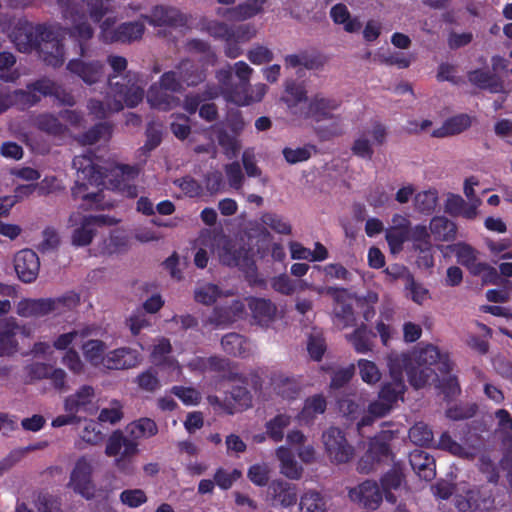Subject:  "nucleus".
<instances>
[{
    "instance_id": "nucleus-14",
    "label": "nucleus",
    "mask_w": 512,
    "mask_h": 512,
    "mask_svg": "<svg viewBox=\"0 0 512 512\" xmlns=\"http://www.w3.org/2000/svg\"><path fill=\"white\" fill-rule=\"evenodd\" d=\"M52 34L50 27L34 26L25 20H19L10 37L20 52H29L39 47L44 38H49Z\"/></svg>"
},
{
    "instance_id": "nucleus-40",
    "label": "nucleus",
    "mask_w": 512,
    "mask_h": 512,
    "mask_svg": "<svg viewBox=\"0 0 512 512\" xmlns=\"http://www.w3.org/2000/svg\"><path fill=\"white\" fill-rule=\"evenodd\" d=\"M292 416L286 413H279L265 424L266 435L274 442H281L285 435V430L290 426Z\"/></svg>"
},
{
    "instance_id": "nucleus-34",
    "label": "nucleus",
    "mask_w": 512,
    "mask_h": 512,
    "mask_svg": "<svg viewBox=\"0 0 512 512\" xmlns=\"http://www.w3.org/2000/svg\"><path fill=\"white\" fill-rule=\"evenodd\" d=\"M410 464L414 472L425 481L435 477V463L426 452L415 450L410 454Z\"/></svg>"
},
{
    "instance_id": "nucleus-25",
    "label": "nucleus",
    "mask_w": 512,
    "mask_h": 512,
    "mask_svg": "<svg viewBox=\"0 0 512 512\" xmlns=\"http://www.w3.org/2000/svg\"><path fill=\"white\" fill-rule=\"evenodd\" d=\"M349 497L354 502L362 503L365 507L375 509L382 500V492L372 481H365L349 491Z\"/></svg>"
},
{
    "instance_id": "nucleus-4",
    "label": "nucleus",
    "mask_w": 512,
    "mask_h": 512,
    "mask_svg": "<svg viewBox=\"0 0 512 512\" xmlns=\"http://www.w3.org/2000/svg\"><path fill=\"white\" fill-rule=\"evenodd\" d=\"M399 356L407 358L406 364L400 366L401 377H403V370H405L411 385L415 388H421L433 379L435 371L431 366H436L441 373H448L451 369L448 355L441 353L439 349L433 345H427L419 349L412 356L407 354H392L389 357V363L392 358Z\"/></svg>"
},
{
    "instance_id": "nucleus-19",
    "label": "nucleus",
    "mask_w": 512,
    "mask_h": 512,
    "mask_svg": "<svg viewBox=\"0 0 512 512\" xmlns=\"http://www.w3.org/2000/svg\"><path fill=\"white\" fill-rule=\"evenodd\" d=\"M340 102L323 94L311 97L305 109H301V118L320 122L334 118V112L339 108Z\"/></svg>"
},
{
    "instance_id": "nucleus-2",
    "label": "nucleus",
    "mask_w": 512,
    "mask_h": 512,
    "mask_svg": "<svg viewBox=\"0 0 512 512\" xmlns=\"http://www.w3.org/2000/svg\"><path fill=\"white\" fill-rule=\"evenodd\" d=\"M108 63L113 69V74L109 76V92L105 102L92 99L88 104L90 113L98 119L122 110L124 105L133 108L143 100L144 96V84L137 73L129 71L121 78V82L114 81L127 68V60L124 57L109 56Z\"/></svg>"
},
{
    "instance_id": "nucleus-35",
    "label": "nucleus",
    "mask_w": 512,
    "mask_h": 512,
    "mask_svg": "<svg viewBox=\"0 0 512 512\" xmlns=\"http://www.w3.org/2000/svg\"><path fill=\"white\" fill-rule=\"evenodd\" d=\"M471 126V118L467 114H459L447 119L440 128L433 130L432 136L445 138L459 134Z\"/></svg>"
},
{
    "instance_id": "nucleus-13",
    "label": "nucleus",
    "mask_w": 512,
    "mask_h": 512,
    "mask_svg": "<svg viewBox=\"0 0 512 512\" xmlns=\"http://www.w3.org/2000/svg\"><path fill=\"white\" fill-rule=\"evenodd\" d=\"M460 264L465 266L475 276H482L484 281L493 282L497 279V270L486 262L479 259V251L471 245L460 242L449 246Z\"/></svg>"
},
{
    "instance_id": "nucleus-32",
    "label": "nucleus",
    "mask_w": 512,
    "mask_h": 512,
    "mask_svg": "<svg viewBox=\"0 0 512 512\" xmlns=\"http://www.w3.org/2000/svg\"><path fill=\"white\" fill-rule=\"evenodd\" d=\"M15 321L0 320V356H11L18 350Z\"/></svg>"
},
{
    "instance_id": "nucleus-10",
    "label": "nucleus",
    "mask_w": 512,
    "mask_h": 512,
    "mask_svg": "<svg viewBox=\"0 0 512 512\" xmlns=\"http://www.w3.org/2000/svg\"><path fill=\"white\" fill-rule=\"evenodd\" d=\"M217 80L220 85V91L226 101L238 106H247L255 102H260L267 93V86L263 83H257L248 87L245 84H232V69L230 66L217 72Z\"/></svg>"
},
{
    "instance_id": "nucleus-53",
    "label": "nucleus",
    "mask_w": 512,
    "mask_h": 512,
    "mask_svg": "<svg viewBox=\"0 0 512 512\" xmlns=\"http://www.w3.org/2000/svg\"><path fill=\"white\" fill-rule=\"evenodd\" d=\"M243 311L244 305L239 301H234L229 311L222 312V310L216 309L210 318V322L216 326L225 325L241 317Z\"/></svg>"
},
{
    "instance_id": "nucleus-22",
    "label": "nucleus",
    "mask_w": 512,
    "mask_h": 512,
    "mask_svg": "<svg viewBox=\"0 0 512 512\" xmlns=\"http://www.w3.org/2000/svg\"><path fill=\"white\" fill-rule=\"evenodd\" d=\"M67 69L87 85L97 83L103 77V65L99 61L72 59L68 62Z\"/></svg>"
},
{
    "instance_id": "nucleus-28",
    "label": "nucleus",
    "mask_w": 512,
    "mask_h": 512,
    "mask_svg": "<svg viewBox=\"0 0 512 512\" xmlns=\"http://www.w3.org/2000/svg\"><path fill=\"white\" fill-rule=\"evenodd\" d=\"M276 458L280 462V472L287 478L298 480L303 473L302 466L296 461L293 451L286 445L275 450Z\"/></svg>"
},
{
    "instance_id": "nucleus-54",
    "label": "nucleus",
    "mask_w": 512,
    "mask_h": 512,
    "mask_svg": "<svg viewBox=\"0 0 512 512\" xmlns=\"http://www.w3.org/2000/svg\"><path fill=\"white\" fill-rule=\"evenodd\" d=\"M359 375L363 382L368 385H375L381 379V372L378 366L367 359H360L357 363Z\"/></svg>"
},
{
    "instance_id": "nucleus-42",
    "label": "nucleus",
    "mask_w": 512,
    "mask_h": 512,
    "mask_svg": "<svg viewBox=\"0 0 512 512\" xmlns=\"http://www.w3.org/2000/svg\"><path fill=\"white\" fill-rule=\"evenodd\" d=\"M403 481V473L400 468L395 467L387 472L381 479V486L385 498L391 503L396 502L395 492L400 489Z\"/></svg>"
},
{
    "instance_id": "nucleus-43",
    "label": "nucleus",
    "mask_w": 512,
    "mask_h": 512,
    "mask_svg": "<svg viewBox=\"0 0 512 512\" xmlns=\"http://www.w3.org/2000/svg\"><path fill=\"white\" fill-rule=\"evenodd\" d=\"M271 385L276 394L286 399L294 398L300 389L294 379L280 373L274 374L271 377Z\"/></svg>"
},
{
    "instance_id": "nucleus-30",
    "label": "nucleus",
    "mask_w": 512,
    "mask_h": 512,
    "mask_svg": "<svg viewBox=\"0 0 512 512\" xmlns=\"http://www.w3.org/2000/svg\"><path fill=\"white\" fill-rule=\"evenodd\" d=\"M174 71L176 72V78L181 82V87L183 84L188 86L196 85L205 78L203 65L200 66L191 60L180 62Z\"/></svg>"
},
{
    "instance_id": "nucleus-58",
    "label": "nucleus",
    "mask_w": 512,
    "mask_h": 512,
    "mask_svg": "<svg viewBox=\"0 0 512 512\" xmlns=\"http://www.w3.org/2000/svg\"><path fill=\"white\" fill-rule=\"evenodd\" d=\"M261 222L279 234H290V224L280 215L267 212L261 216Z\"/></svg>"
},
{
    "instance_id": "nucleus-5",
    "label": "nucleus",
    "mask_w": 512,
    "mask_h": 512,
    "mask_svg": "<svg viewBox=\"0 0 512 512\" xmlns=\"http://www.w3.org/2000/svg\"><path fill=\"white\" fill-rule=\"evenodd\" d=\"M35 92L41 95L54 96L64 105L72 106L74 98L70 93H67L59 85L49 79H41L31 86H28L27 91L19 90L13 93L0 90V113L7 110L13 105L19 106L21 109L32 106L39 101V97Z\"/></svg>"
},
{
    "instance_id": "nucleus-33",
    "label": "nucleus",
    "mask_w": 512,
    "mask_h": 512,
    "mask_svg": "<svg viewBox=\"0 0 512 512\" xmlns=\"http://www.w3.org/2000/svg\"><path fill=\"white\" fill-rule=\"evenodd\" d=\"M330 17L337 25H342L348 33L359 32L362 24L358 17H353L348 7L343 3L335 4L330 9Z\"/></svg>"
},
{
    "instance_id": "nucleus-60",
    "label": "nucleus",
    "mask_w": 512,
    "mask_h": 512,
    "mask_svg": "<svg viewBox=\"0 0 512 512\" xmlns=\"http://www.w3.org/2000/svg\"><path fill=\"white\" fill-rule=\"evenodd\" d=\"M128 249V239L121 233L112 234L109 239L104 241V246L101 249L102 253L113 254L125 251Z\"/></svg>"
},
{
    "instance_id": "nucleus-9",
    "label": "nucleus",
    "mask_w": 512,
    "mask_h": 512,
    "mask_svg": "<svg viewBox=\"0 0 512 512\" xmlns=\"http://www.w3.org/2000/svg\"><path fill=\"white\" fill-rule=\"evenodd\" d=\"M80 303L79 295L69 292L59 298H24L16 304V313L23 318H40L48 314H61Z\"/></svg>"
},
{
    "instance_id": "nucleus-61",
    "label": "nucleus",
    "mask_w": 512,
    "mask_h": 512,
    "mask_svg": "<svg viewBox=\"0 0 512 512\" xmlns=\"http://www.w3.org/2000/svg\"><path fill=\"white\" fill-rule=\"evenodd\" d=\"M122 416V405L119 401L113 400L109 407L101 409L98 420L102 423L115 424L121 420Z\"/></svg>"
},
{
    "instance_id": "nucleus-29",
    "label": "nucleus",
    "mask_w": 512,
    "mask_h": 512,
    "mask_svg": "<svg viewBox=\"0 0 512 512\" xmlns=\"http://www.w3.org/2000/svg\"><path fill=\"white\" fill-rule=\"evenodd\" d=\"M274 505L283 508L293 506L297 502V487L285 481H274L269 486Z\"/></svg>"
},
{
    "instance_id": "nucleus-63",
    "label": "nucleus",
    "mask_w": 512,
    "mask_h": 512,
    "mask_svg": "<svg viewBox=\"0 0 512 512\" xmlns=\"http://www.w3.org/2000/svg\"><path fill=\"white\" fill-rule=\"evenodd\" d=\"M408 239L409 231H400L396 229L386 230V240L388 242L390 251L393 254L399 253L403 248L404 242Z\"/></svg>"
},
{
    "instance_id": "nucleus-47",
    "label": "nucleus",
    "mask_w": 512,
    "mask_h": 512,
    "mask_svg": "<svg viewBox=\"0 0 512 512\" xmlns=\"http://www.w3.org/2000/svg\"><path fill=\"white\" fill-rule=\"evenodd\" d=\"M301 512H328L327 500L318 492L309 490L300 497Z\"/></svg>"
},
{
    "instance_id": "nucleus-45",
    "label": "nucleus",
    "mask_w": 512,
    "mask_h": 512,
    "mask_svg": "<svg viewBox=\"0 0 512 512\" xmlns=\"http://www.w3.org/2000/svg\"><path fill=\"white\" fill-rule=\"evenodd\" d=\"M126 432L132 440L136 441L142 438H149L157 434L156 423L150 418H141L126 427Z\"/></svg>"
},
{
    "instance_id": "nucleus-1",
    "label": "nucleus",
    "mask_w": 512,
    "mask_h": 512,
    "mask_svg": "<svg viewBox=\"0 0 512 512\" xmlns=\"http://www.w3.org/2000/svg\"><path fill=\"white\" fill-rule=\"evenodd\" d=\"M73 166L77 175L72 195L74 199L83 200V206L87 209H105L110 206L103 202L101 186L115 189L130 198L138 195L137 186L134 184L139 175L137 166L115 164L101 167L86 155L76 156Z\"/></svg>"
},
{
    "instance_id": "nucleus-55",
    "label": "nucleus",
    "mask_w": 512,
    "mask_h": 512,
    "mask_svg": "<svg viewBox=\"0 0 512 512\" xmlns=\"http://www.w3.org/2000/svg\"><path fill=\"white\" fill-rule=\"evenodd\" d=\"M430 233L424 225H416L411 230L409 229V239L414 243L415 249L420 252H427L431 248Z\"/></svg>"
},
{
    "instance_id": "nucleus-51",
    "label": "nucleus",
    "mask_w": 512,
    "mask_h": 512,
    "mask_svg": "<svg viewBox=\"0 0 512 512\" xmlns=\"http://www.w3.org/2000/svg\"><path fill=\"white\" fill-rule=\"evenodd\" d=\"M226 295L218 286L211 283L199 284L194 291L195 300L204 305H211Z\"/></svg>"
},
{
    "instance_id": "nucleus-16",
    "label": "nucleus",
    "mask_w": 512,
    "mask_h": 512,
    "mask_svg": "<svg viewBox=\"0 0 512 512\" xmlns=\"http://www.w3.org/2000/svg\"><path fill=\"white\" fill-rule=\"evenodd\" d=\"M387 139L386 127L375 122L365 128L354 140L351 151L354 155L371 160L374 155V147L382 146Z\"/></svg>"
},
{
    "instance_id": "nucleus-37",
    "label": "nucleus",
    "mask_w": 512,
    "mask_h": 512,
    "mask_svg": "<svg viewBox=\"0 0 512 512\" xmlns=\"http://www.w3.org/2000/svg\"><path fill=\"white\" fill-rule=\"evenodd\" d=\"M146 19L154 26H176L183 22L182 15L177 9L164 6L155 7Z\"/></svg>"
},
{
    "instance_id": "nucleus-56",
    "label": "nucleus",
    "mask_w": 512,
    "mask_h": 512,
    "mask_svg": "<svg viewBox=\"0 0 512 512\" xmlns=\"http://www.w3.org/2000/svg\"><path fill=\"white\" fill-rule=\"evenodd\" d=\"M410 440L418 446H428L433 442L432 430L423 422L416 423L409 431Z\"/></svg>"
},
{
    "instance_id": "nucleus-36",
    "label": "nucleus",
    "mask_w": 512,
    "mask_h": 512,
    "mask_svg": "<svg viewBox=\"0 0 512 512\" xmlns=\"http://www.w3.org/2000/svg\"><path fill=\"white\" fill-rule=\"evenodd\" d=\"M285 93L283 100L289 111L293 115L301 118V109H305L308 104L305 89L300 85L291 83L287 84Z\"/></svg>"
},
{
    "instance_id": "nucleus-7",
    "label": "nucleus",
    "mask_w": 512,
    "mask_h": 512,
    "mask_svg": "<svg viewBox=\"0 0 512 512\" xmlns=\"http://www.w3.org/2000/svg\"><path fill=\"white\" fill-rule=\"evenodd\" d=\"M202 243L214 246L215 256L223 265L236 266L242 270H250L253 266L248 251L220 232L202 231Z\"/></svg>"
},
{
    "instance_id": "nucleus-62",
    "label": "nucleus",
    "mask_w": 512,
    "mask_h": 512,
    "mask_svg": "<svg viewBox=\"0 0 512 512\" xmlns=\"http://www.w3.org/2000/svg\"><path fill=\"white\" fill-rule=\"evenodd\" d=\"M405 288L409 292V297L412 301L419 305L423 304L428 299V290L423 285L415 282L411 276L406 278Z\"/></svg>"
},
{
    "instance_id": "nucleus-11",
    "label": "nucleus",
    "mask_w": 512,
    "mask_h": 512,
    "mask_svg": "<svg viewBox=\"0 0 512 512\" xmlns=\"http://www.w3.org/2000/svg\"><path fill=\"white\" fill-rule=\"evenodd\" d=\"M181 90V82L176 78L175 71L164 73L159 82L151 85L147 92V102L159 110H170L178 104L174 92Z\"/></svg>"
},
{
    "instance_id": "nucleus-21",
    "label": "nucleus",
    "mask_w": 512,
    "mask_h": 512,
    "mask_svg": "<svg viewBox=\"0 0 512 512\" xmlns=\"http://www.w3.org/2000/svg\"><path fill=\"white\" fill-rule=\"evenodd\" d=\"M13 263L14 270L21 281L31 283L37 278L40 269V261L33 250H20L15 254Z\"/></svg>"
},
{
    "instance_id": "nucleus-50",
    "label": "nucleus",
    "mask_w": 512,
    "mask_h": 512,
    "mask_svg": "<svg viewBox=\"0 0 512 512\" xmlns=\"http://www.w3.org/2000/svg\"><path fill=\"white\" fill-rule=\"evenodd\" d=\"M34 123L41 131L54 136L64 135L67 130L66 125L52 114H41L35 118Z\"/></svg>"
},
{
    "instance_id": "nucleus-41",
    "label": "nucleus",
    "mask_w": 512,
    "mask_h": 512,
    "mask_svg": "<svg viewBox=\"0 0 512 512\" xmlns=\"http://www.w3.org/2000/svg\"><path fill=\"white\" fill-rule=\"evenodd\" d=\"M326 410V399L323 395H313L305 400L304 406L299 413V420L304 423H310L314 418L323 414Z\"/></svg>"
},
{
    "instance_id": "nucleus-15",
    "label": "nucleus",
    "mask_w": 512,
    "mask_h": 512,
    "mask_svg": "<svg viewBox=\"0 0 512 512\" xmlns=\"http://www.w3.org/2000/svg\"><path fill=\"white\" fill-rule=\"evenodd\" d=\"M71 226L80 224L72 233V244L76 247L87 246L95 235V227L98 225H112L116 220L106 216H82L79 212L72 213L69 217Z\"/></svg>"
},
{
    "instance_id": "nucleus-64",
    "label": "nucleus",
    "mask_w": 512,
    "mask_h": 512,
    "mask_svg": "<svg viewBox=\"0 0 512 512\" xmlns=\"http://www.w3.org/2000/svg\"><path fill=\"white\" fill-rule=\"evenodd\" d=\"M219 145L224 149V153L228 158L235 157L240 151L241 144L239 140L228 133L221 131L218 135Z\"/></svg>"
},
{
    "instance_id": "nucleus-12",
    "label": "nucleus",
    "mask_w": 512,
    "mask_h": 512,
    "mask_svg": "<svg viewBox=\"0 0 512 512\" xmlns=\"http://www.w3.org/2000/svg\"><path fill=\"white\" fill-rule=\"evenodd\" d=\"M138 453V443L126 437L121 431L113 432L107 440L105 454L114 457V464L121 472H133L131 459Z\"/></svg>"
},
{
    "instance_id": "nucleus-27",
    "label": "nucleus",
    "mask_w": 512,
    "mask_h": 512,
    "mask_svg": "<svg viewBox=\"0 0 512 512\" xmlns=\"http://www.w3.org/2000/svg\"><path fill=\"white\" fill-rule=\"evenodd\" d=\"M389 449L387 444L381 439L375 438L370 442L369 449L361 458L358 469L361 472L368 473L374 468L375 463L388 459Z\"/></svg>"
},
{
    "instance_id": "nucleus-8",
    "label": "nucleus",
    "mask_w": 512,
    "mask_h": 512,
    "mask_svg": "<svg viewBox=\"0 0 512 512\" xmlns=\"http://www.w3.org/2000/svg\"><path fill=\"white\" fill-rule=\"evenodd\" d=\"M95 390L92 386L83 385L74 393L65 397L63 402V409L65 414L55 417L51 426L60 428L67 425H78L82 422L83 418L80 413L93 414L97 407L94 404Z\"/></svg>"
},
{
    "instance_id": "nucleus-26",
    "label": "nucleus",
    "mask_w": 512,
    "mask_h": 512,
    "mask_svg": "<svg viewBox=\"0 0 512 512\" xmlns=\"http://www.w3.org/2000/svg\"><path fill=\"white\" fill-rule=\"evenodd\" d=\"M341 294V299L335 300L333 321L339 329H345L354 325L356 318L352 309V297L345 289L341 291Z\"/></svg>"
},
{
    "instance_id": "nucleus-46",
    "label": "nucleus",
    "mask_w": 512,
    "mask_h": 512,
    "mask_svg": "<svg viewBox=\"0 0 512 512\" xmlns=\"http://www.w3.org/2000/svg\"><path fill=\"white\" fill-rule=\"evenodd\" d=\"M431 234L438 241H448L454 238L456 226L445 217L437 216L432 218L429 225Z\"/></svg>"
},
{
    "instance_id": "nucleus-23",
    "label": "nucleus",
    "mask_w": 512,
    "mask_h": 512,
    "mask_svg": "<svg viewBox=\"0 0 512 512\" xmlns=\"http://www.w3.org/2000/svg\"><path fill=\"white\" fill-rule=\"evenodd\" d=\"M109 25L107 19L101 26L105 41L130 42L139 39L144 32V25L140 22L122 24L114 31L109 29Z\"/></svg>"
},
{
    "instance_id": "nucleus-57",
    "label": "nucleus",
    "mask_w": 512,
    "mask_h": 512,
    "mask_svg": "<svg viewBox=\"0 0 512 512\" xmlns=\"http://www.w3.org/2000/svg\"><path fill=\"white\" fill-rule=\"evenodd\" d=\"M111 133V126L107 123H101L85 133L81 138V142L85 145H92L99 141H107Z\"/></svg>"
},
{
    "instance_id": "nucleus-17",
    "label": "nucleus",
    "mask_w": 512,
    "mask_h": 512,
    "mask_svg": "<svg viewBox=\"0 0 512 512\" xmlns=\"http://www.w3.org/2000/svg\"><path fill=\"white\" fill-rule=\"evenodd\" d=\"M92 473V460L87 457L79 458L70 473L68 486L83 497L92 498L95 492Z\"/></svg>"
},
{
    "instance_id": "nucleus-38",
    "label": "nucleus",
    "mask_w": 512,
    "mask_h": 512,
    "mask_svg": "<svg viewBox=\"0 0 512 512\" xmlns=\"http://www.w3.org/2000/svg\"><path fill=\"white\" fill-rule=\"evenodd\" d=\"M248 305L254 319L261 325L268 324L275 317L276 307L269 300L251 298L248 300Z\"/></svg>"
},
{
    "instance_id": "nucleus-49",
    "label": "nucleus",
    "mask_w": 512,
    "mask_h": 512,
    "mask_svg": "<svg viewBox=\"0 0 512 512\" xmlns=\"http://www.w3.org/2000/svg\"><path fill=\"white\" fill-rule=\"evenodd\" d=\"M223 349L230 355L243 356L250 351V343L241 335L230 333L225 335L221 341Z\"/></svg>"
},
{
    "instance_id": "nucleus-18",
    "label": "nucleus",
    "mask_w": 512,
    "mask_h": 512,
    "mask_svg": "<svg viewBox=\"0 0 512 512\" xmlns=\"http://www.w3.org/2000/svg\"><path fill=\"white\" fill-rule=\"evenodd\" d=\"M323 443L328 457L335 463L348 462L354 455L352 446L347 442L342 431L329 428L323 433Z\"/></svg>"
},
{
    "instance_id": "nucleus-44",
    "label": "nucleus",
    "mask_w": 512,
    "mask_h": 512,
    "mask_svg": "<svg viewBox=\"0 0 512 512\" xmlns=\"http://www.w3.org/2000/svg\"><path fill=\"white\" fill-rule=\"evenodd\" d=\"M265 2L266 0H247L228 10V18L236 21L249 19L262 11Z\"/></svg>"
},
{
    "instance_id": "nucleus-59",
    "label": "nucleus",
    "mask_w": 512,
    "mask_h": 512,
    "mask_svg": "<svg viewBox=\"0 0 512 512\" xmlns=\"http://www.w3.org/2000/svg\"><path fill=\"white\" fill-rule=\"evenodd\" d=\"M90 334H91V329H89V328H84V329L74 330V331H71V332H68V333H64V334L59 335L55 339V341L53 343V346L57 350H65L74 341H76V339H78V338L83 339V338L89 336Z\"/></svg>"
},
{
    "instance_id": "nucleus-6",
    "label": "nucleus",
    "mask_w": 512,
    "mask_h": 512,
    "mask_svg": "<svg viewBox=\"0 0 512 512\" xmlns=\"http://www.w3.org/2000/svg\"><path fill=\"white\" fill-rule=\"evenodd\" d=\"M107 10L108 6L104 0H83L78 8L71 5L64 8V17L72 22L69 34L79 41L80 55L82 57L85 56L83 41L93 36V29L85 20L86 15H89L94 22H99Z\"/></svg>"
},
{
    "instance_id": "nucleus-3",
    "label": "nucleus",
    "mask_w": 512,
    "mask_h": 512,
    "mask_svg": "<svg viewBox=\"0 0 512 512\" xmlns=\"http://www.w3.org/2000/svg\"><path fill=\"white\" fill-rule=\"evenodd\" d=\"M407 358L404 356L394 357L389 363L390 381L382 384L378 394V399L372 401L367 410H362L358 403L350 399H344L339 402L340 411L350 417L357 419L361 414V419L357 423L358 428L372 424L376 419L387 415L393 405L402 398L405 391V383L401 377L400 366L406 364Z\"/></svg>"
},
{
    "instance_id": "nucleus-39",
    "label": "nucleus",
    "mask_w": 512,
    "mask_h": 512,
    "mask_svg": "<svg viewBox=\"0 0 512 512\" xmlns=\"http://www.w3.org/2000/svg\"><path fill=\"white\" fill-rule=\"evenodd\" d=\"M375 335L365 325L346 335L347 341L357 353L365 354L372 350V338Z\"/></svg>"
},
{
    "instance_id": "nucleus-31",
    "label": "nucleus",
    "mask_w": 512,
    "mask_h": 512,
    "mask_svg": "<svg viewBox=\"0 0 512 512\" xmlns=\"http://www.w3.org/2000/svg\"><path fill=\"white\" fill-rule=\"evenodd\" d=\"M85 360L94 367L106 368L108 346L101 340L90 339L82 344Z\"/></svg>"
},
{
    "instance_id": "nucleus-20",
    "label": "nucleus",
    "mask_w": 512,
    "mask_h": 512,
    "mask_svg": "<svg viewBox=\"0 0 512 512\" xmlns=\"http://www.w3.org/2000/svg\"><path fill=\"white\" fill-rule=\"evenodd\" d=\"M50 29L53 34L49 38H44L43 42L39 44V52L45 63L58 67L65 60L64 44L59 39L64 30L58 26H51Z\"/></svg>"
},
{
    "instance_id": "nucleus-24",
    "label": "nucleus",
    "mask_w": 512,
    "mask_h": 512,
    "mask_svg": "<svg viewBox=\"0 0 512 512\" xmlns=\"http://www.w3.org/2000/svg\"><path fill=\"white\" fill-rule=\"evenodd\" d=\"M142 357L137 350L123 347L107 353L106 369H130L138 366Z\"/></svg>"
},
{
    "instance_id": "nucleus-48",
    "label": "nucleus",
    "mask_w": 512,
    "mask_h": 512,
    "mask_svg": "<svg viewBox=\"0 0 512 512\" xmlns=\"http://www.w3.org/2000/svg\"><path fill=\"white\" fill-rule=\"evenodd\" d=\"M438 447L455 456L467 459L473 458L477 453V449L475 447H463L459 443L455 442L448 433H443L441 435Z\"/></svg>"
},
{
    "instance_id": "nucleus-52",
    "label": "nucleus",
    "mask_w": 512,
    "mask_h": 512,
    "mask_svg": "<svg viewBox=\"0 0 512 512\" xmlns=\"http://www.w3.org/2000/svg\"><path fill=\"white\" fill-rule=\"evenodd\" d=\"M438 203V192L436 189H428L417 193L414 197L415 209L422 213H432Z\"/></svg>"
}]
</instances>
